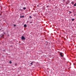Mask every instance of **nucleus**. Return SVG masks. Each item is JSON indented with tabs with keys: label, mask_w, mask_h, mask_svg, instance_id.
Returning a JSON list of instances; mask_svg holds the SVG:
<instances>
[{
	"label": "nucleus",
	"mask_w": 76,
	"mask_h": 76,
	"mask_svg": "<svg viewBox=\"0 0 76 76\" xmlns=\"http://www.w3.org/2000/svg\"><path fill=\"white\" fill-rule=\"evenodd\" d=\"M23 9L24 10H25V9H26V8L23 7Z\"/></svg>",
	"instance_id": "nucleus-8"
},
{
	"label": "nucleus",
	"mask_w": 76,
	"mask_h": 76,
	"mask_svg": "<svg viewBox=\"0 0 76 76\" xmlns=\"http://www.w3.org/2000/svg\"><path fill=\"white\" fill-rule=\"evenodd\" d=\"M29 18H30V19H31V18H32V17H31V16H30Z\"/></svg>",
	"instance_id": "nucleus-10"
},
{
	"label": "nucleus",
	"mask_w": 76,
	"mask_h": 76,
	"mask_svg": "<svg viewBox=\"0 0 76 76\" xmlns=\"http://www.w3.org/2000/svg\"><path fill=\"white\" fill-rule=\"evenodd\" d=\"M31 65H33V61H32V62L31 63Z\"/></svg>",
	"instance_id": "nucleus-3"
},
{
	"label": "nucleus",
	"mask_w": 76,
	"mask_h": 76,
	"mask_svg": "<svg viewBox=\"0 0 76 76\" xmlns=\"http://www.w3.org/2000/svg\"><path fill=\"white\" fill-rule=\"evenodd\" d=\"M75 4H76V3H75Z\"/></svg>",
	"instance_id": "nucleus-20"
},
{
	"label": "nucleus",
	"mask_w": 76,
	"mask_h": 76,
	"mask_svg": "<svg viewBox=\"0 0 76 76\" xmlns=\"http://www.w3.org/2000/svg\"><path fill=\"white\" fill-rule=\"evenodd\" d=\"M15 66H17V64H15Z\"/></svg>",
	"instance_id": "nucleus-13"
},
{
	"label": "nucleus",
	"mask_w": 76,
	"mask_h": 76,
	"mask_svg": "<svg viewBox=\"0 0 76 76\" xmlns=\"http://www.w3.org/2000/svg\"><path fill=\"white\" fill-rule=\"evenodd\" d=\"M60 55L61 56V57H63V56H64V54L63 53H60Z\"/></svg>",
	"instance_id": "nucleus-1"
},
{
	"label": "nucleus",
	"mask_w": 76,
	"mask_h": 76,
	"mask_svg": "<svg viewBox=\"0 0 76 76\" xmlns=\"http://www.w3.org/2000/svg\"><path fill=\"white\" fill-rule=\"evenodd\" d=\"M74 6H76V4H74Z\"/></svg>",
	"instance_id": "nucleus-9"
},
{
	"label": "nucleus",
	"mask_w": 76,
	"mask_h": 76,
	"mask_svg": "<svg viewBox=\"0 0 76 76\" xmlns=\"http://www.w3.org/2000/svg\"><path fill=\"white\" fill-rule=\"evenodd\" d=\"M3 35H4V34H3L2 36H1V37H3Z\"/></svg>",
	"instance_id": "nucleus-14"
},
{
	"label": "nucleus",
	"mask_w": 76,
	"mask_h": 76,
	"mask_svg": "<svg viewBox=\"0 0 76 76\" xmlns=\"http://www.w3.org/2000/svg\"><path fill=\"white\" fill-rule=\"evenodd\" d=\"M74 16H76V14H74Z\"/></svg>",
	"instance_id": "nucleus-18"
},
{
	"label": "nucleus",
	"mask_w": 76,
	"mask_h": 76,
	"mask_svg": "<svg viewBox=\"0 0 76 76\" xmlns=\"http://www.w3.org/2000/svg\"><path fill=\"white\" fill-rule=\"evenodd\" d=\"M24 26V27H26V25L25 24Z\"/></svg>",
	"instance_id": "nucleus-4"
},
{
	"label": "nucleus",
	"mask_w": 76,
	"mask_h": 76,
	"mask_svg": "<svg viewBox=\"0 0 76 76\" xmlns=\"http://www.w3.org/2000/svg\"><path fill=\"white\" fill-rule=\"evenodd\" d=\"M37 7H38V6H39V5H37Z\"/></svg>",
	"instance_id": "nucleus-19"
},
{
	"label": "nucleus",
	"mask_w": 76,
	"mask_h": 76,
	"mask_svg": "<svg viewBox=\"0 0 76 76\" xmlns=\"http://www.w3.org/2000/svg\"><path fill=\"white\" fill-rule=\"evenodd\" d=\"M74 20H75V19H72V21H74Z\"/></svg>",
	"instance_id": "nucleus-7"
},
{
	"label": "nucleus",
	"mask_w": 76,
	"mask_h": 76,
	"mask_svg": "<svg viewBox=\"0 0 76 76\" xmlns=\"http://www.w3.org/2000/svg\"><path fill=\"white\" fill-rule=\"evenodd\" d=\"M49 7V6H47V7Z\"/></svg>",
	"instance_id": "nucleus-17"
},
{
	"label": "nucleus",
	"mask_w": 76,
	"mask_h": 76,
	"mask_svg": "<svg viewBox=\"0 0 76 76\" xmlns=\"http://www.w3.org/2000/svg\"><path fill=\"white\" fill-rule=\"evenodd\" d=\"M21 39L22 40H25V38L23 36H22L21 37Z\"/></svg>",
	"instance_id": "nucleus-2"
},
{
	"label": "nucleus",
	"mask_w": 76,
	"mask_h": 76,
	"mask_svg": "<svg viewBox=\"0 0 76 76\" xmlns=\"http://www.w3.org/2000/svg\"><path fill=\"white\" fill-rule=\"evenodd\" d=\"M30 23H32V22H30Z\"/></svg>",
	"instance_id": "nucleus-15"
},
{
	"label": "nucleus",
	"mask_w": 76,
	"mask_h": 76,
	"mask_svg": "<svg viewBox=\"0 0 76 76\" xmlns=\"http://www.w3.org/2000/svg\"><path fill=\"white\" fill-rule=\"evenodd\" d=\"M71 3L72 4H74V2L72 1V2H71Z\"/></svg>",
	"instance_id": "nucleus-6"
},
{
	"label": "nucleus",
	"mask_w": 76,
	"mask_h": 76,
	"mask_svg": "<svg viewBox=\"0 0 76 76\" xmlns=\"http://www.w3.org/2000/svg\"><path fill=\"white\" fill-rule=\"evenodd\" d=\"M10 64L12 63V62L11 61H10Z\"/></svg>",
	"instance_id": "nucleus-11"
},
{
	"label": "nucleus",
	"mask_w": 76,
	"mask_h": 76,
	"mask_svg": "<svg viewBox=\"0 0 76 76\" xmlns=\"http://www.w3.org/2000/svg\"><path fill=\"white\" fill-rule=\"evenodd\" d=\"M14 26H15H15H16V25H14Z\"/></svg>",
	"instance_id": "nucleus-16"
},
{
	"label": "nucleus",
	"mask_w": 76,
	"mask_h": 76,
	"mask_svg": "<svg viewBox=\"0 0 76 76\" xmlns=\"http://www.w3.org/2000/svg\"><path fill=\"white\" fill-rule=\"evenodd\" d=\"M69 12L70 13H72V12L69 11Z\"/></svg>",
	"instance_id": "nucleus-12"
},
{
	"label": "nucleus",
	"mask_w": 76,
	"mask_h": 76,
	"mask_svg": "<svg viewBox=\"0 0 76 76\" xmlns=\"http://www.w3.org/2000/svg\"><path fill=\"white\" fill-rule=\"evenodd\" d=\"M20 18H24V15H23V16H21Z\"/></svg>",
	"instance_id": "nucleus-5"
}]
</instances>
